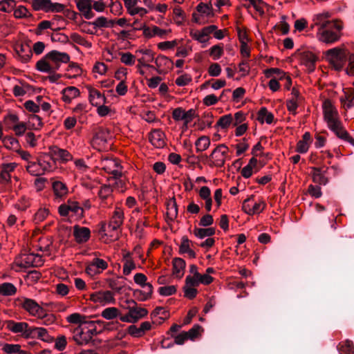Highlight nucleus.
<instances>
[{
  "mask_svg": "<svg viewBox=\"0 0 354 354\" xmlns=\"http://www.w3.org/2000/svg\"><path fill=\"white\" fill-rule=\"evenodd\" d=\"M330 14L328 12L316 15L315 25H319V39L327 44H333L339 40L343 25L340 20H330Z\"/></svg>",
  "mask_w": 354,
  "mask_h": 354,
  "instance_id": "nucleus-1",
  "label": "nucleus"
},
{
  "mask_svg": "<svg viewBox=\"0 0 354 354\" xmlns=\"http://www.w3.org/2000/svg\"><path fill=\"white\" fill-rule=\"evenodd\" d=\"M70 56L68 53L53 50L46 54L36 64V69L42 73H54L60 68L62 63H68Z\"/></svg>",
  "mask_w": 354,
  "mask_h": 354,
  "instance_id": "nucleus-2",
  "label": "nucleus"
},
{
  "mask_svg": "<svg viewBox=\"0 0 354 354\" xmlns=\"http://www.w3.org/2000/svg\"><path fill=\"white\" fill-rule=\"evenodd\" d=\"M350 53L339 48H333L326 52V56L330 64L336 71H341L349 57Z\"/></svg>",
  "mask_w": 354,
  "mask_h": 354,
  "instance_id": "nucleus-3",
  "label": "nucleus"
},
{
  "mask_svg": "<svg viewBox=\"0 0 354 354\" xmlns=\"http://www.w3.org/2000/svg\"><path fill=\"white\" fill-rule=\"evenodd\" d=\"M4 325L6 328L12 333H21L26 338H30V333H29V331H32L33 328V326H29L26 322H16L13 320L6 321Z\"/></svg>",
  "mask_w": 354,
  "mask_h": 354,
  "instance_id": "nucleus-4",
  "label": "nucleus"
},
{
  "mask_svg": "<svg viewBox=\"0 0 354 354\" xmlns=\"http://www.w3.org/2000/svg\"><path fill=\"white\" fill-rule=\"evenodd\" d=\"M126 303L127 306L125 308L129 313V317L133 320L135 319V323L147 315L148 310L144 308L138 307L137 303L134 300L127 299L126 300Z\"/></svg>",
  "mask_w": 354,
  "mask_h": 354,
  "instance_id": "nucleus-5",
  "label": "nucleus"
},
{
  "mask_svg": "<svg viewBox=\"0 0 354 354\" xmlns=\"http://www.w3.org/2000/svg\"><path fill=\"white\" fill-rule=\"evenodd\" d=\"M324 120L328 124V127H330V125L334 124L337 122L339 121L337 117V111L333 106L331 102L329 100H326L324 102Z\"/></svg>",
  "mask_w": 354,
  "mask_h": 354,
  "instance_id": "nucleus-6",
  "label": "nucleus"
},
{
  "mask_svg": "<svg viewBox=\"0 0 354 354\" xmlns=\"http://www.w3.org/2000/svg\"><path fill=\"white\" fill-rule=\"evenodd\" d=\"M49 150V154L45 153L44 156L49 157L53 160L59 159L62 162H67L72 159L71 154L66 149H60L57 146H51Z\"/></svg>",
  "mask_w": 354,
  "mask_h": 354,
  "instance_id": "nucleus-7",
  "label": "nucleus"
},
{
  "mask_svg": "<svg viewBox=\"0 0 354 354\" xmlns=\"http://www.w3.org/2000/svg\"><path fill=\"white\" fill-rule=\"evenodd\" d=\"M16 304L27 310L30 315H36L37 313L41 311V306L33 299L28 298H21L16 300Z\"/></svg>",
  "mask_w": 354,
  "mask_h": 354,
  "instance_id": "nucleus-8",
  "label": "nucleus"
},
{
  "mask_svg": "<svg viewBox=\"0 0 354 354\" xmlns=\"http://www.w3.org/2000/svg\"><path fill=\"white\" fill-rule=\"evenodd\" d=\"M15 50L17 58L23 63L28 62L32 57V48L28 44H17L16 45Z\"/></svg>",
  "mask_w": 354,
  "mask_h": 354,
  "instance_id": "nucleus-9",
  "label": "nucleus"
},
{
  "mask_svg": "<svg viewBox=\"0 0 354 354\" xmlns=\"http://www.w3.org/2000/svg\"><path fill=\"white\" fill-rule=\"evenodd\" d=\"M75 2L77 9L86 19H91L95 16L92 11L91 0H75Z\"/></svg>",
  "mask_w": 354,
  "mask_h": 354,
  "instance_id": "nucleus-10",
  "label": "nucleus"
},
{
  "mask_svg": "<svg viewBox=\"0 0 354 354\" xmlns=\"http://www.w3.org/2000/svg\"><path fill=\"white\" fill-rule=\"evenodd\" d=\"M73 236L77 243H84L91 237V230L88 227L76 225L73 227Z\"/></svg>",
  "mask_w": 354,
  "mask_h": 354,
  "instance_id": "nucleus-11",
  "label": "nucleus"
},
{
  "mask_svg": "<svg viewBox=\"0 0 354 354\" xmlns=\"http://www.w3.org/2000/svg\"><path fill=\"white\" fill-rule=\"evenodd\" d=\"M29 332L30 333V338H38L47 343H52L55 341V338L50 335L47 329L44 328L33 326L32 330Z\"/></svg>",
  "mask_w": 354,
  "mask_h": 354,
  "instance_id": "nucleus-12",
  "label": "nucleus"
},
{
  "mask_svg": "<svg viewBox=\"0 0 354 354\" xmlns=\"http://www.w3.org/2000/svg\"><path fill=\"white\" fill-rule=\"evenodd\" d=\"M165 133L159 129H153L149 134L150 142L158 148H161L165 145Z\"/></svg>",
  "mask_w": 354,
  "mask_h": 354,
  "instance_id": "nucleus-13",
  "label": "nucleus"
},
{
  "mask_svg": "<svg viewBox=\"0 0 354 354\" xmlns=\"http://www.w3.org/2000/svg\"><path fill=\"white\" fill-rule=\"evenodd\" d=\"M87 317L80 313H73L68 316L67 321L71 324H79L80 328H82L84 325H89L92 326L95 324V322L87 320Z\"/></svg>",
  "mask_w": 354,
  "mask_h": 354,
  "instance_id": "nucleus-14",
  "label": "nucleus"
},
{
  "mask_svg": "<svg viewBox=\"0 0 354 354\" xmlns=\"http://www.w3.org/2000/svg\"><path fill=\"white\" fill-rule=\"evenodd\" d=\"M312 142L313 139L310 132H306L302 136V140L298 141L296 151L300 153H306Z\"/></svg>",
  "mask_w": 354,
  "mask_h": 354,
  "instance_id": "nucleus-15",
  "label": "nucleus"
},
{
  "mask_svg": "<svg viewBox=\"0 0 354 354\" xmlns=\"http://www.w3.org/2000/svg\"><path fill=\"white\" fill-rule=\"evenodd\" d=\"M124 219V214L120 209H116L109 223V227L112 230H117L122 224Z\"/></svg>",
  "mask_w": 354,
  "mask_h": 354,
  "instance_id": "nucleus-16",
  "label": "nucleus"
},
{
  "mask_svg": "<svg viewBox=\"0 0 354 354\" xmlns=\"http://www.w3.org/2000/svg\"><path fill=\"white\" fill-rule=\"evenodd\" d=\"M317 57L311 52H304L301 54V62L308 68L309 72L315 69Z\"/></svg>",
  "mask_w": 354,
  "mask_h": 354,
  "instance_id": "nucleus-17",
  "label": "nucleus"
},
{
  "mask_svg": "<svg viewBox=\"0 0 354 354\" xmlns=\"http://www.w3.org/2000/svg\"><path fill=\"white\" fill-rule=\"evenodd\" d=\"M173 274L180 279L184 274V270L186 266L185 261L181 258L176 257L172 261Z\"/></svg>",
  "mask_w": 354,
  "mask_h": 354,
  "instance_id": "nucleus-18",
  "label": "nucleus"
},
{
  "mask_svg": "<svg viewBox=\"0 0 354 354\" xmlns=\"http://www.w3.org/2000/svg\"><path fill=\"white\" fill-rule=\"evenodd\" d=\"M34 10H43L46 12H49L51 0H31L30 1Z\"/></svg>",
  "mask_w": 354,
  "mask_h": 354,
  "instance_id": "nucleus-19",
  "label": "nucleus"
},
{
  "mask_svg": "<svg viewBox=\"0 0 354 354\" xmlns=\"http://www.w3.org/2000/svg\"><path fill=\"white\" fill-rule=\"evenodd\" d=\"M312 170V178L315 183L322 185H326L328 183V179L326 176L322 174V171L315 167L310 168Z\"/></svg>",
  "mask_w": 354,
  "mask_h": 354,
  "instance_id": "nucleus-20",
  "label": "nucleus"
},
{
  "mask_svg": "<svg viewBox=\"0 0 354 354\" xmlns=\"http://www.w3.org/2000/svg\"><path fill=\"white\" fill-rule=\"evenodd\" d=\"M85 327L80 328V331L74 337L75 341L80 345L88 344L92 339L93 335L88 331H84Z\"/></svg>",
  "mask_w": 354,
  "mask_h": 354,
  "instance_id": "nucleus-21",
  "label": "nucleus"
},
{
  "mask_svg": "<svg viewBox=\"0 0 354 354\" xmlns=\"http://www.w3.org/2000/svg\"><path fill=\"white\" fill-rule=\"evenodd\" d=\"M178 215V207L175 198H171L167 203V216L170 221H173Z\"/></svg>",
  "mask_w": 354,
  "mask_h": 354,
  "instance_id": "nucleus-22",
  "label": "nucleus"
},
{
  "mask_svg": "<svg viewBox=\"0 0 354 354\" xmlns=\"http://www.w3.org/2000/svg\"><path fill=\"white\" fill-rule=\"evenodd\" d=\"M328 128L333 131L338 138L341 139L345 140L349 135L348 131L343 127L340 120L334 124L330 125V127Z\"/></svg>",
  "mask_w": 354,
  "mask_h": 354,
  "instance_id": "nucleus-23",
  "label": "nucleus"
},
{
  "mask_svg": "<svg viewBox=\"0 0 354 354\" xmlns=\"http://www.w3.org/2000/svg\"><path fill=\"white\" fill-rule=\"evenodd\" d=\"M264 119L267 124H271L274 120V115L268 112L266 107H261L258 112L257 120L263 124Z\"/></svg>",
  "mask_w": 354,
  "mask_h": 354,
  "instance_id": "nucleus-24",
  "label": "nucleus"
},
{
  "mask_svg": "<svg viewBox=\"0 0 354 354\" xmlns=\"http://www.w3.org/2000/svg\"><path fill=\"white\" fill-rule=\"evenodd\" d=\"M345 97H340V102L346 109L354 106V90L351 88L348 92L344 91Z\"/></svg>",
  "mask_w": 354,
  "mask_h": 354,
  "instance_id": "nucleus-25",
  "label": "nucleus"
},
{
  "mask_svg": "<svg viewBox=\"0 0 354 354\" xmlns=\"http://www.w3.org/2000/svg\"><path fill=\"white\" fill-rule=\"evenodd\" d=\"M52 187L57 197L61 198L68 193L66 185L61 181H54Z\"/></svg>",
  "mask_w": 354,
  "mask_h": 354,
  "instance_id": "nucleus-26",
  "label": "nucleus"
},
{
  "mask_svg": "<svg viewBox=\"0 0 354 354\" xmlns=\"http://www.w3.org/2000/svg\"><path fill=\"white\" fill-rule=\"evenodd\" d=\"M92 299L95 301H104L106 302H111L114 301L113 293L109 291L99 292L91 295Z\"/></svg>",
  "mask_w": 354,
  "mask_h": 354,
  "instance_id": "nucleus-27",
  "label": "nucleus"
},
{
  "mask_svg": "<svg viewBox=\"0 0 354 354\" xmlns=\"http://www.w3.org/2000/svg\"><path fill=\"white\" fill-rule=\"evenodd\" d=\"M17 292V288L11 283L5 282L0 284V296H12Z\"/></svg>",
  "mask_w": 354,
  "mask_h": 354,
  "instance_id": "nucleus-28",
  "label": "nucleus"
},
{
  "mask_svg": "<svg viewBox=\"0 0 354 354\" xmlns=\"http://www.w3.org/2000/svg\"><path fill=\"white\" fill-rule=\"evenodd\" d=\"M337 349L340 354H354L353 342L348 339L339 343L337 346Z\"/></svg>",
  "mask_w": 354,
  "mask_h": 354,
  "instance_id": "nucleus-29",
  "label": "nucleus"
},
{
  "mask_svg": "<svg viewBox=\"0 0 354 354\" xmlns=\"http://www.w3.org/2000/svg\"><path fill=\"white\" fill-rule=\"evenodd\" d=\"M3 351L8 354H28V351L21 349L19 344H5Z\"/></svg>",
  "mask_w": 354,
  "mask_h": 354,
  "instance_id": "nucleus-30",
  "label": "nucleus"
},
{
  "mask_svg": "<svg viewBox=\"0 0 354 354\" xmlns=\"http://www.w3.org/2000/svg\"><path fill=\"white\" fill-rule=\"evenodd\" d=\"M86 88L88 91L89 93V102L93 106H98L100 102H97L95 100H99L102 97V94L100 92L93 88H92L91 86H86Z\"/></svg>",
  "mask_w": 354,
  "mask_h": 354,
  "instance_id": "nucleus-31",
  "label": "nucleus"
},
{
  "mask_svg": "<svg viewBox=\"0 0 354 354\" xmlns=\"http://www.w3.org/2000/svg\"><path fill=\"white\" fill-rule=\"evenodd\" d=\"M194 234L199 239H204L206 236H211L215 234V229L213 227L197 228L194 230Z\"/></svg>",
  "mask_w": 354,
  "mask_h": 354,
  "instance_id": "nucleus-32",
  "label": "nucleus"
},
{
  "mask_svg": "<svg viewBox=\"0 0 354 354\" xmlns=\"http://www.w3.org/2000/svg\"><path fill=\"white\" fill-rule=\"evenodd\" d=\"M196 10L198 12L206 15L207 17H211L214 16L212 4L210 2L208 3H200Z\"/></svg>",
  "mask_w": 354,
  "mask_h": 354,
  "instance_id": "nucleus-33",
  "label": "nucleus"
},
{
  "mask_svg": "<svg viewBox=\"0 0 354 354\" xmlns=\"http://www.w3.org/2000/svg\"><path fill=\"white\" fill-rule=\"evenodd\" d=\"M210 145V140L207 136L200 137L195 142L196 151L200 152L206 150Z\"/></svg>",
  "mask_w": 354,
  "mask_h": 354,
  "instance_id": "nucleus-34",
  "label": "nucleus"
},
{
  "mask_svg": "<svg viewBox=\"0 0 354 354\" xmlns=\"http://www.w3.org/2000/svg\"><path fill=\"white\" fill-rule=\"evenodd\" d=\"M233 122V118L232 114H227L221 116L218 120L215 127H220L223 129H227Z\"/></svg>",
  "mask_w": 354,
  "mask_h": 354,
  "instance_id": "nucleus-35",
  "label": "nucleus"
},
{
  "mask_svg": "<svg viewBox=\"0 0 354 354\" xmlns=\"http://www.w3.org/2000/svg\"><path fill=\"white\" fill-rule=\"evenodd\" d=\"M118 315V310L115 307L105 308L102 312V316L106 319H112Z\"/></svg>",
  "mask_w": 354,
  "mask_h": 354,
  "instance_id": "nucleus-36",
  "label": "nucleus"
},
{
  "mask_svg": "<svg viewBox=\"0 0 354 354\" xmlns=\"http://www.w3.org/2000/svg\"><path fill=\"white\" fill-rule=\"evenodd\" d=\"M14 15L16 18H27L32 17V15L29 12L28 9L23 6H20L15 9Z\"/></svg>",
  "mask_w": 354,
  "mask_h": 354,
  "instance_id": "nucleus-37",
  "label": "nucleus"
},
{
  "mask_svg": "<svg viewBox=\"0 0 354 354\" xmlns=\"http://www.w3.org/2000/svg\"><path fill=\"white\" fill-rule=\"evenodd\" d=\"M266 204L262 201L260 203H255L252 208H249L248 210H245V213L249 215L258 214L262 212Z\"/></svg>",
  "mask_w": 354,
  "mask_h": 354,
  "instance_id": "nucleus-38",
  "label": "nucleus"
},
{
  "mask_svg": "<svg viewBox=\"0 0 354 354\" xmlns=\"http://www.w3.org/2000/svg\"><path fill=\"white\" fill-rule=\"evenodd\" d=\"M68 63H69V64L68 66L66 71H72L73 72L75 73V74L73 75H66V77L69 79L77 77L78 75H80L81 74L82 69L80 68V67L77 63L70 62Z\"/></svg>",
  "mask_w": 354,
  "mask_h": 354,
  "instance_id": "nucleus-39",
  "label": "nucleus"
},
{
  "mask_svg": "<svg viewBox=\"0 0 354 354\" xmlns=\"http://www.w3.org/2000/svg\"><path fill=\"white\" fill-rule=\"evenodd\" d=\"M201 330H203V328L198 324H195L191 329L185 333L189 339L194 340L199 335Z\"/></svg>",
  "mask_w": 354,
  "mask_h": 354,
  "instance_id": "nucleus-40",
  "label": "nucleus"
},
{
  "mask_svg": "<svg viewBox=\"0 0 354 354\" xmlns=\"http://www.w3.org/2000/svg\"><path fill=\"white\" fill-rule=\"evenodd\" d=\"M209 50L210 55L215 60L219 59L223 53V46L220 44L213 46Z\"/></svg>",
  "mask_w": 354,
  "mask_h": 354,
  "instance_id": "nucleus-41",
  "label": "nucleus"
},
{
  "mask_svg": "<svg viewBox=\"0 0 354 354\" xmlns=\"http://www.w3.org/2000/svg\"><path fill=\"white\" fill-rule=\"evenodd\" d=\"M121 62L126 65L132 66L135 62V57L130 53H120Z\"/></svg>",
  "mask_w": 354,
  "mask_h": 354,
  "instance_id": "nucleus-42",
  "label": "nucleus"
},
{
  "mask_svg": "<svg viewBox=\"0 0 354 354\" xmlns=\"http://www.w3.org/2000/svg\"><path fill=\"white\" fill-rule=\"evenodd\" d=\"M176 292L175 286H162L158 288V292L162 296H170Z\"/></svg>",
  "mask_w": 354,
  "mask_h": 354,
  "instance_id": "nucleus-43",
  "label": "nucleus"
},
{
  "mask_svg": "<svg viewBox=\"0 0 354 354\" xmlns=\"http://www.w3.org/2000/svg\"><path fill=\"white\" fill-rule=\"evenodd\" d=\"M55 346L54 347L59 351H62L65 349L66 346V339L64 335L59 336L56 339H55Z\"/></svg>",
  "mask_w": 354,
  "mask_h": 354,
  "instance_id": "nucleus-44",
  "label": "nucleus"
},
{
  "mask_svg": "<svg viewBox=\"0 0 354 354\" xmlns=\"http://www.w3.org/2000/svg\"><path fill=\"white\" fill-rule=\"evenodd\" d=\"M172 118L176 121L185 120V110L182 107H178L173 110Z\"/></svg>",
  "mask_w": 354,
  "mask_h": 354,
  "instance_id": "nucleus-45",
  "label": "nucleus"
},
{
  "mask_svg": "<svg viewBox=\"0 0 354 354\" xmlns=\"http://www.w3.org/2000/svg\"><path fill=\"white\" fill-rule=\"evenodd\" d=\"M110 133L108 129L100 128L97 132L95 133L94 138L104 142L107 140V136Z\"/></svg>",
  "mask_w": 354,
  "mask_h": 354,
  "instance_id": "nucleus-46",
  "label": "nucleus"
},
{
  "mask_svg": "<svg viewBox=\"0 0 354 354\" xmlns=\"http://www.w3.org/2000/svg\"><path fill=\"white\" fill-rule=\"evenodd\" d=\"M107 19L105 17L101 16L97 17L95 21H91L94 28H108Z\"/></svg>",
  "mask_w": 354,
  "mask_h": 354,
  "instance_id": "nucleus-47",
  "label": "nucleus"
},
{
  "mask_svg": "<svg viewBox=\"0 0 354 354\" xmlns=\"http://www.w3.org/2000/svg\"><path fill=\"white\" fill-rule=\"evenodd\" d=\"M208 73L212 77H218L221 73V66L218 63L212 64L209 67Z\"/></svg>",
  "mask_w": 354,
  "mask_h": 354,
  "instance_id": "nucleus-48",
  "label": "nucleus"
},
{
  "mask_svg": "<svg viewBox=\"0 0 354 354\" xmlns=\"http://www.w3.org/2000/svg\"><path fill=\"white\" fill-rule=\"evenodd\" d=\"M171 337L174 338V343L178 345H183L186 340L189 339L185 331L176 335L171 334Z\"/></svg>",
  "mask_w": 354,
  "mask_h": 354,
  "instance_id": "nucleus-49",
  "label": "nucleus"
},
{
  "mask_svg": "<svg viewBox=\"0 0 354 354\" xmlns=\"http://www.w3.org/2000/svg\"><path fill=\"white\" fill-rule=\"evenodd\" d=\"M192 81V77L187 74L183 75L176 80V84L179 86L187 85Z\"/></svg>",
  "mask_w": 354,
  "mask_h": 354,
  "instance_id": "nucleus-50",
  "label": "nucleus"
},
{
  "mask_svg": "<svg viewBox=\"0 0 354 354\" xmlns=\"http://www.w3.org/2000/svg\"><path fill=\"white\" fill-rule=\"evenodd\" d=\"M24 107L30 112L36 113H39L40 108L39 105L35 103L32 100H28L24 103Z\"/></svg>",
  "mask_w": 354,
  "mask_h": 354,
  "instance_id": "nucleus-51",
  "label": "nucleus"
},
{
  "mask_svg": "<svg viewBox=\"0 0 354 354\" xmlns=\"http://www.w3.org/2000/svg\"><path fill=\"white\" fill-rule=\"evenodd\" d=\"M0 4H2L0 10L8 12V8H13L16 5V2L15 0H3L0 1Z\"/></svg>",
  "mask_w": 354,
  "mask_h": 354,
  "instance_id": "nucleus-52",
  "label": "nucleus"
},
{
  "mask_svg": "<svg viewBox=\"0 0 354 354\" xmlns=\"http://www.w3.org/2000/svg\"><path fill=\"white\" fill-rule=\"evenodd\" d=\"M213 223V216L209 214H207L201 218L199 225L202 227H208L212 225Z\"/></svg>",
  "mask_w": 354,
  "mask_h": 354,
  "instance_id": "nucleus-53",
  "label": "nucleus"
},
{
  "mask_svg": "<svg viewBox=\"0 0 354 354\" xmlns=\"http://www.w3.org/2000/svg\"><path fill=\"white\" fill-rule=\"evenodd\" d=\"M90 25H92L91 21H86L84 20L79 24L82 32L89 35H94L95 32L88 28Z\"/></svg>",
  "mask_w": 354,
  "mask_h": 354,
  "instance_id": "nucleus-54",
  "label": "nucleus"
},
{
  "mask_svg": "<svg viewBox=\"0 0 354 354\" xmlns=\"http://www.w3.org/2000/svg\"><path fill=\"white\" fill-rule=\"evenodd\" d=\"M135 283L140 285L141 287H145L147 285V277L142 273H136L133 277Z\"/></svg>",
  "mask_w": 354,
  "mask_h": 354,
  "instance_id": "nucleus-55",
  "label": "nucleus"
},
{
  "mask_svg": "<svg viewBox=\"0 0 354 354\" xmlns=\"http://www.w3.org/2000/svg\"><path fill=\"white\" fill-rule=\"evenodd\" d=\"M191 241L189 240L187 236H183L181 239V244L179 247V252L180 254L185 253L190 248L189 243Z\"/></svg>",
  "mask_w": 354,
  "mask_h": 354,
  "instance_id": "nucleus-56",
  "label": "nucleus"
},
{
  "mask_svg": "<svg viewBox=\"0 0 354 354\" xmlns=\"http://www.w3.org/2000/svg\"><path fill=\"white\" fill-rule=\"evenodd\" d=\"M34 256H35V254H33L28 255L23 260L24 263H21L18 266L20 268L35 267L34 261H33Z\"/></svg>",
  "mask_w": 354,
  "mask_h": 354,
  "instance_id": "nucleus-57",
  "label": "nucleus"
},
{
  "mask_svg": "<svg viewBox=\"0 0 354 354\" xmlns=\"http://www.w3.org/2000/svg\"><path fill=\"white\" fill-rule=\"evenodd\" d=\"M69 97L72 100L76 97L80 93L79 89L75 86H68L63 89Z\"/></svg>",
  "mask_w": 354,
  "mask_h": 354,
  "instance_id": "nucleus-58",
  "label": "nucleus"
},
{
  "mask_svg": "<svg viewBox=\"0 0 354 354\" xmlns=\"http://www.w3.org/2000/svg\"><path fill=\"white\" fill-rule=\"evenodd\" d=\"M348 62V66L345 69L346 73L348 75L354 76V53H350Z\"/></svg>",
  "mask_w": 354,
  "mask_h": 354,
  "instance_id": "nucleus-59",
  "label": "nucleus"
},
{
  "mask_svg": "<svg viewBox=\"0 0 354 354\" xmlns=\"http://www.w3.org/2000/svg\"><path fill=\"white\" fill-rule=\"evenodd\" d=\"M112 192V189L110 185H104L102 186L99 191L98 195L103 200H105L109 196V194Z\"/></svg>",
  "mask_w": 354,
  "mask_h": 354,
  "instance_id": "nucleus-60",
  "label": "nucleus"
},
{
  "mask_svg": "<svg viewBox=\"0 0 354 354\" xmlns=\"http://www.w3.org/2000/svg\"><path fill=\"white\" fill-rule=\"evenodd\" d=\"M136 268V264L132 260H127L123 266V273L125 275H129L132 270Z\"/></svg>",
  "mask_w": 354,
  "mask_h": 354,
  "instance_id": "nucleus-61",
  "label": "nucleus"
},
{
  "mask_svg": "<svg viewBox=\"0 0 354 354\" xmlns=\"http://www.w3.org/2000/svg\"><path fill=\"white\" fill-rule=\"evenodd\" d=\"M185 297L189 299H192L196 297L198 291L196 288L192 287L184 286L183 287Z\"/></svg>",
  "mask_w": 354,
  "mask_h": 354,
  "instance_id": "nucleus-62",
  "label": "nucleus"
},
{
  "mask_svg": "<svg viewBox=\"0 0 354 354\" xmlns=\"http://www.w3.org/2000/svg\"><path fill=\"white\" fill-rule=\"evenodd\" d=\"M199 196L205 201L212 199L210 189L206 186L202 187L199 191Z\"/></svg>",
  "mask_w": 354,
  "mask_h": 354,
  "instance_id": "nucleus-63",
  "label": "nucleus"
},
{
  "mask_svg": "<svg viewBox=\"0 0 354 354\" xmlns=\"http://www.w3.org/2000/svg\"><path fill=\"white\" fill-rule=\"evenodd\" d=\"M128 333L134 337H140L144 335L140 328H138L136 325L129 326L128 327Z\"/></svg>",
  "mask_w": 354,
  "mask_h": 354,
  "instance_id": "nucleus-64",
  "label": "nucleus"
}]
</instances>
